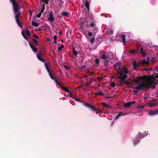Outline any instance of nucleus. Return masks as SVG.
<instances>
[{"label": "nucleus", "instance_id": "42", "mask_svg": "<svg viewBox=\"0 0 158 158\" xmlns=\"http://www.w3.org/2000/svg\"><path fill=\"white\" fill-rule=\"evenodd\" d=\"M64 66L65 69L67 70H69L70 69V67L64 65Z\"/></svg>", "mask_w": 158, "mask_h": 158}, {"label": "nucleus", "instance_id": "49", "mask_svg": "<svg viewBox=\"0 0 158 158\" xmlns=\"http://www.w3.org/2000/svg\"><path fill=\"white\" fill-rule=\"evenodd\" d=\"M88 35L89 36H91L93 35L92 32H89L88 33Z\"/></svg>", "mask_w": 158, "mask_h": 158}, {"label": "nucleus", "instance_id": "9", "mask_svg": "<svg viewBox=\"0 0 158 158\" xmlns=\"http://www.w3.org/2000/svg\"><path fill=\"white\" fill-rule=\"evenodd\" d=\"M49 17L48 18V19L50 22H52L55 19L54 15L52 12L51 11L49 13Z\"/></svg>", "mask_w": 158, "mask_h": 158}, {"label": "nucleus", "instance_id": "57", "mask_svg": "<svg viewBox=\"0 0 158 158\" xmlns=\"http://www.w3.org/2000/svg\"><path fill=\"white\" fill-rule=\"evenodd\" d=\"M149 106H151V107H152V106L154 105V104H149Z\"/></svg>", "mask_w": 158, "mask_h": 158}, {"label": "nucleus", "instance_id": "36", "mask_svg": "<svg viewBox=\"0 0 158 158\" xmlns=\"http://www.w3.org/2000/svg\"><path fill=\"white\" fill-rule=\"evenodd\" d=\"M49 0H41V1L43 2H44L46 4H48Z\"/></svg>", "mask_w": 158, "mask_h": 158}, {"label": "nucleus", "instance_id": "31", "mask_svg": "<svg viewBox=\"0 0 158 158\" xmlns=\"http://www.w3.org/2000/svg\"><path fill=\"white\" fill-rule=\"evenodd\" d=\"M102 105H104L106 107H107L109 108H110V106L107 105L105 102H102L101 103Z\"/></svg>", "mask_w": 158, "mask_h": 158}, {"label": "nucleus", "instance_id": "13", "mask_svg": "<svg viewBox=\"0 0 158 158\" xmlns=\"http://www.w3.org/2000/svg\"><path fill=\"white\" fill-rule=\"evenodd\" d=\"M148 61H146V60H143L140 61V64L142 65H143L144 64H148L149 63V60L147 57Z\"/></svg>", "mask_w": 158, "mask_h": 158}, {"label": "nucleus", "instance_id": "8", "mask_svg": "<svg viewBox=\"0 0 158 158\" xmlns=\"http://www.w3.org/2000/svg\"><path fill=\"white\" fill-rule=\"evenodd\" d=\"M129 72L127 70V69L126 68H125L124 69H123L120 72V75L119 78L120 79V77L121 76L122 77H123L124 75H127L126 74L128 73Z\"/></svg>", "mask_w": 158, "mask_h": 158}, {"label": "nucleus", "instance_id": "5", "mask_svg": "<svg viewBox=\"0 0 158 158\" xmlns=\"http://www.w3.org/2000/svg\"><path fill=\"white\" fill-rule=\"evenodd\" d=\"M145 135L143 134L141 132H139V133L134 141V143L135 145L138 143L140 139L143 138Z\"/></svg>", "mask_w": 158, "mask_h": 158}, {"label": "nucleus", "instance_id": "7", "mask_svg": "<svg viewBox=\"0 0 158 158\" xmlns=\"http://www.w3.org/2000/svg\"><path fill=\"white\" fill-rule=\"evenodd\" d=\"M85 105L87 107L91 109L92 110L96 111V113H98L99 112H103V111H100L98 109L96 108L95 107L92 105H91L89 103H87L85 104Z\"/></svg>", "mask_w": 158, "mask_h": 158}, {"label": "nucleus", "instance_id": "46", "mask_svg": "<svg viewBox=\"0 0 158 158\" xmlns=\"http://www.w3.org/2000/svg\"><path fill=\"white\" fill-rule=\"evenodd\" d=\"M56 78H55V79L54 80L55 82L56 83V84H59V82L56 80Z\"/></svg>", "mask_w": 158, "mask_h": 158}, {"label": "nucleus", "instance_id": "37", "mask_svg": "<svg viewBox=\"0 0 158 158\" xmlns=\"http://www.w3.org/2000/svg\"><path fill=\"white\" fill-rule=\"evenodd\" d=\"M141 54L143 57L145 56L146 55V53L144 51L141 52Z\"/></svg>", "mask_w": 158, "mask_h": 158}, {"label": "nucleus", "instance_id": "52", "mask_svg": "<svg viewBox=\"0 0 158 158\" xmlns=\"http://www.w3.org/2000/svg\"><path fill=\"white\" fill-rule=\"evenodd\" d=\"M102 78H103L102 77H97V79L98 80H102Z\"/></svg>", "mask_w": 158, "mask_h": 158}, {"label": "nucleus", "instance_id": "20", "mask_svg": "<svg viewBox=\"0 0 158 158\" xmlns=\"http://www.w3.org/2000/svg\"><path fill=\"white\" fill-rule=\"evenodd\" d=\"M61 15L63 16L68 17L69 16V13L66 12H61Z\"/></svg>", "mask_w": 158, "mask_h": 158}, {"label": "nucleus", "instance_id": "64", "mask_svg": "<svg viewBox=\"0 0 158 158\" xmlns=\"http://www.w3.org/2000/svg\"><path fill=\"white\" fill-rule=\"evenodd\" d=\"M47 40L48 41H51V40L49 38H47Z\"/></svg>", "mask_w": 158, "mask_h": 158}, {"label": "nucleus", "instance_id": "2", "mask_svg": "<svg viewBox=\"0 0 158 158\" xmlns=\"http://www.w3.org/2000/svg\"><path fill=\"white\" fill-rule=\"evenodd\" d=\"M12 4L14 14L18 13L19 10V6L16 0H9Z\"/></svg>", "mask_w": 158, "mask_h": 158}, {"label": "nucleus", "instance_id": "30", "mask_svg": "<svg viewBox=\"0 0 158 158\" xmlns=\"http://www.w3.org/2000/svg\"><path fill=\"white\" fill-rule=\"evenodd\" d=\"M41 12H43L44 10L45 9V4L44 3L42 6L41 7Z\"/></svg>", "mask_w": 158, "mask_h": 158}, {"label": "nucleus", "instance_id": "3", "mask_svg": "<svg viewBox=\"0 0 158 158\" xmlns=\"http://www.w3.org/2000/svg\"><path fill=\"white\" fill-rule=\"evenodd\" d=\"M127 77V75H124L123 77L121 76L120 77V79L119 80V85L122 86L124 84L126 85H130L132 84V83L129 82L128 81H125L126 78Z\"/></svg>", "mask_w": 158, "mask_h": 158}, {"label": "nucleus", "instance_id": "62", "mask_svg": "<svg viewBox=\"0 0 158 158\" xmlns=\"http://www.w3.org/2000/svg\"><path fill=\"white\" fill-rule=\"evenodd\" d=\"M20 28H23V26L22 25V23L20 22Z\"/></svg>", "mask_w": 158, "mask_h": 158}, {"label": "nucleus", "instance_id": "41", "mask_svg": "<svg viewBox=\"0 0 158 158\" xmlns=\"http://www.w3.org/2000/svg\"><path fill=\"white\" fill-rule=\"evenodd\" d=\"M99 62V60L98 59H96L95 61V63L96 64H98Z\"/></svg>", "mask_w": 158, "mask_h": 158}, {"label": "nucleus", "instance_id": "40", "mask_svg": "<svg viewBox=\"0 0 158 158\" xmlns=\"http://www.w3.org/2000/svg\"><path fill=\"white\" fill-rule=\"evenodd\" d=\"M110 85L113 88H114L115 86V85L113 82L111 83Z\"/></svg>", "mask_w": 158, "mask_h": 158}, {"label": "nucleus", "instance_id": "63", "mask_svg": "<svg viewBox=\"0 0 158 158\" xmlns=\"http://www.w3.org/2000/svg\"><path fill=\"white\" fill-rule=\"evenodd\" d=\"M21 0H20V2H21ZM22 4L20 2V9L23 8V7H22L21 6V5Z\"/></svg>", "mask_w": 158, "mask_h": 158}, {"label": "nucleus", "instance_id": "16", "mask_svg": "<svg viewBox=\"0 0 158 158\" xmlns=\"http://www.w3.org/2000/svg\"><path fill=\"white\" fill-rule=\"evenodd\" d=\"M158 114V110L155 111L151 110L148 113V115H154Z\"/></svg>", "mask_w": 158, "mask_h": 158}, {"label": "nucleus", "instance_id": "48", "mask_svg": "<svg viewBox=\"0 0 158 158\" xmlns=\"http://www.w3.org/2000/svg\"><path fill=\"white\" fill-rule=\"evenodd\" d=\"M134 90V92L135 93V95H136L138 93V90Z\"/></svg>", "mask_w": 158, "mask_h": 158}, {"label": "nucleus", "instance_id": "22", "mask_svg": "<svg viewBox=\"0 0 158 158\" xmlns=\"http://www.w3.org/2000/svg\"><path fill=\"white\" fill-rule=\"evenodd\" d=\"M91 80V81H89L88 83H85V86H87L89 85L90 84H91L93 80V77H90L89 78Z\"/></svg>", "mask_w": 158, "mask_h": 158}, {"label": "nucleus", "instance_id": "19", "mask_svg": "<svg viewBox=\"0 0 158 158\" xmlns=\"http://www.w3.org/2000/svg\"><path fill=\"white\" fill-rule=\"evenodd\" d=\"M121 38L122 40V41L123 42V44H125L126 42L125 35L124 34H122L121 36Z\"/></svg>", "mask_w": 158, "mask_h": 158}, {"label": "nucleus", "instance_id": "32", "mask_svg": "<svg viewBox=\"0 0 158 158\" xmlns=\"http://www.w3.org/2000/svg\"><path fill=\"white\" fill-rule=\"evenodd\" d=\"M64 46L63 44H62L61 46L58 48V50L59 51H61L64 48Z\"/></svg>", "mask_w": 158, "mask_h": 158}, {"label": "nucleus", "instance_id": "33", "mask_svg": "<svg viewBox=\"0 0 158 158\" xmlns=\"http://www.w3.org/2000/svg\"><path fill=\"white\" fill-rule=\"evenodd\" d=\"M53 39L54 41V43L56 44V39H57V37L56 35H54L53 36Z\"/></svg>", "mask_w": 158, "mask_h": 158}, {"label": "nucleus", "instance_id": "17", "mask_svg": "<svg viewBox=\"0 0 158 158\" xmlns=\"http://www.w3.org/2000/svg\"><path fill=\"white\" fill-rule=\"evenodd\" d=\"M140 63L139 62H137L135 61H134L133 63V67L134 69H136L137 67L139 66L140 65Z\"/></svg>", "mask_w": 158, "mask_h": 158}, {"label": "nucleus", "instance_id": "29", "mask_svg": "<svg viewBox=\"0 0 158 158\" xmlns=\"http://www.w3.org/2000/svg\"><path fill=\"white\" fill-rule=\"evenodd\" d=\"M26 33L27 36H30L31 35V33L28 29H26Z\"/></svg>", "mask_w": 158, "mask_h": 158}, {"label": "nucleus", "instance_id": "58", "mask_svg": "<svg viewBox=\"0 0 158 158\" xmlns=\"http://www.w3.org/2000/svg\"><path fill=\"white\" fill-rule=\"evenodd\" d=\"M118 63H116V64H114V67H116L117 66H118Z\"/></svg>", "mask_w": 158, "mask_h": 158}, {"label": "nucleus", "instance_id": "38", "mask_svg": "<svg viewBox=\"0 0 158 158\" xmlns=\"http://www.w3.org/2000/svg\"><path fill=\"white\" fill-rule=\"evenodd\" d=\"M43 12H41V10L40 12L37 15V17L38 18L40 17L41 14Z\"/></svg>", "mask_w": 158, "mask_h": 158}, {"label": "nucleus", "instance_id": "45", "mask_svg": "<svg viewBox=\"0 0 158 158\" xmlns=\"http://www.w3.org/2000/svg\"><path fill=\"white\" fill-rule=\"evenodd\" d=\"M113 29H111L110 30V31L109 32L108 34H113Z\"/></svg>", "mask_w": 158, "mask_h": 158}, {"label": "nucleus", "instance_id": "53", "mask_svg": "<svg viewBox=\"0 0 158 158\" xmlns=\"http://www.w3.org/2000/svg\"><path fill=\"white\" fill-rule=\"evenodd\" d=\"M74 99L76 100V101H77V102H80L81 101L80 100L78 99H77V98H74Z\"/></svg>", "mask_w": 158, "mask_h": 158}, {"label": "nucleus", "instance_id": "18", "mask_svg": "<svg viewBox=\"0 0 158 158\" xmlns=\"http://www.w3.org/2000/svg\"><path fill=\"white\" fill-rule=\"evenodd\" d=\"M62 89H64V90L68 93H69V95H71V93L70 92L69 90L66 87H62Z\"/></svg>", "mask_w": 158, "mask_h": 158}, {"label": "nucleus", "instance_id": "39", "mask_svg": "<svg viewBox=\"0 0 158 158\" xmlns=\"http://www.w3.org/2000/svg\"><path fill=\"white\" fill-rule=\"evenodd\" d=\"M94 72H90L89 71L87 73L88 75V76L90 75H91L93 74H94Z\"/></svg>", "mask_w": 158, "mask_h": 158}, {"label": "nucleus", "instance_id": "34", "mask_svg": "<svg viewBox=\"0 0 158 158\" xmlns=\"http://www.w3.org/2000/svg\"><path fill=\"white\" fill-rule=\"evenodd\" d=\"M33 41L34 43L35 44L37 45L38 44V41L37 40H36L35 39H33Z\"/></svg>", "mask_w": 158, "mask_h": 158}, {"label": "nucleus", "instance_id": "26", "mask_svg": "<svg viewBox=\"0 0 158 158\" xmlns=\"http://www.w3.org/2000/svg\"><path fill=\"white\" fill-rule=\"evenodd\" d=\"M49 74L51 78L53 80L55 79V77L53 75V74L52 73V72L51 73H49Z\"/></svg>", "mask_w": 158, "mask_h": 158}, {"label": "nucleus", "instance_id": "25", "mask_svg": "<svg viewBox=\"0 0 158 158\" xmlns=\"http://www.w3.org/2000/svg\"><path fill=\"white\" fill-rule=\"evenodd\" d=\"M73 55L75 56H77L78 54L77 51L75 50V48H74L73 49Z\"/></svg>", "mask_w": 158, "mask_h": 158}, {"label": "nucleus", "instance_id": "50", "mask_svg": "<svg viewBox=\"0 0 158 158\" xmlns=\"http://www.w3.org/2000/svg\"><path fill=\"white\" fill-rule=\"evenodd\" d=\"M33 36L34 37L37 39H38L39 38V36L35 35H33Z\"/></svg>", "mask_w": 158, "mask_h": 158}, {"label": "nucleus", "instance_id": "6", "mask_svg": "<svg viewBox=\"0 0 158 158\" xmlns=\"http://www.w3.org/2000/svg\"><path fill=\"white\" fill-rule=\"evenodd\" d=\"M90 25L91 27H92V28H91V30H92L91 31L95 34L97 32L98 29V28L96 27H94L95 25V22L94 21H93L92 22L90 23L89 25Z\"/></svg>", "mask_w": 158, "mask_h": 158}, {"label": "nucleus", "instance_id": "35", "mask_svg": "<svg viewBox=\"0 0 158 158\" xmlns=\"http://www.w3.org/2000/svg\"><path fill=\"white\" fill-rule=\"evenodd\" d=\"M95 39V37H93L91 38L90 40V41L91 44H92L94 42V40Z\"/></svg>", "mask_w": 158, "mask_h": 158}, {"label": "nucleus", "instance_id": "11", "mask_svg": "<svg viewBox=\"0 0 158 158\" xmlns=\"http://www.w3.org/2000/svg\"><path fill=\"white\" fill-rule=\"evenodd\" d=\"M90 0H82L83 2L85 5V7L87 8L88 11H89V5Z\"/></svg>", "mask_w": 158, "mask_h": 158}, {"label": "nucleus", "instance_id": "51", "mask_svg": "<svg viewBox=\"0 0 158 158\" xmlns=\"http://www.w3.org/2000/svg\"><path fill=\"white\" fill-rule=\"evenodd\" d=\"M143 48L142 47H141L140 48V53L143 52Z\"/></svg>", "mask_w": 158, "mask_h": 158}, {"label": "nucleus", "instance_id": "44", "mask_svg": "<svg viewBox=\"0 0 158 158\" xmlns=\"http://www.w3.org/2000/svg\"><path fill=\"white\" fill-rule=\"evenodd\" d=\"M152 68H146L145 69V70L146 71H148L151 70H152Z\"/></svg>", "mask_w": 158, "mask_h": 158}, {"label": "nucleus", "instance_id": "54", "mask_svg": "<svg viewBox=\"0 0 158 158\" xmlns=\"http://www.w3.org/2000/svg\"><path fill=\"white\" fill-rule=\"evenodd\" d=\"M40 61L42 62H45V60L43 59H41Z\"/></svg>", "mask_w": 158, "mask_h": 158}, {"label": "nucleus", "instance_id": "60", "mask_svg": "<svg viewBox=\"0 0 158 158\" xmlns=\"http://www.w3.org/2000/svg\"><path fill=\"white\" fill-rule=\"evenodd\" d=\"M88 76V75H86L85 76H84L83 77V78H86Z\"/></svg>", "mask_w": 158, "mask_h": 158}, {"label": "nucleus", "instance_id": "59", "mask_svg": "<svg viewBox=\"0 0 158 158\" xmlns=\"http://www.w3.org/2000/svg\"><path fill=\"white\" fill-rule=\"evenodd\" d=\"M98 92H95V95L96 96H98V95H99V94H98Z\"/></svg>", "mask_w": 158, "mask_h": 158}, {"label": "nucleus", "instance_id": "47", "mask_svg": "<svg viewBox=\"0 0 158 158\" xmlns=\"http://www.w3.org/2000/svg\"><path fill=\"white\" fill-rule=\"evenodd\" d=\"M37 58L40 60H41V59H42V58L41 57V56L39 55L38 54L37 55Z\"/></svg>", "mask_w": 158, "mask_h": 158}, {"label": "nucleus", "instance_id": "56", "mask_svg": "<svg viewBox=\"0 0 158 158\" xmlns=\"http://www.w3.org/2000/svg\"><path fill=\"white\" fill-rule=\"evenodd\" d=\"M29 14L30 15H31V14L32 13V11L31 10H29Z\"/></svg>", "mask_w": 158, "mask_h": 158}, {"label": "nucleus", "instance_id": "21", "mask_svg": "<svg viewBox=\"0 0 158 158\" xmlns=\"http://www.w3.org/2000/svg\"><path fill=\"white\" fill-rule=\"evenodd\" d=\"M129 52L131 54H135L137 53V50H129Z\"/></svg>", "mask_w": 158, "mask_h": 158}, {"label": "nucleus", "instance_id": "55", "mask_svg": "<svg viewBox=\"0 0 158 158\" xmlns=\"http://www.w3.org/2000/svg\"><path fill=\"white\" fill-rule=\"evenodd\" d=\"M41 29H40V28H39L38 29V28H37L36 30H35V31H41Z\"/></svg>", "mask_w": 158, "mask_h": 158}, {"label": "nucleus", "instance_id": "43", "mask_svg": "<svg viewBox=\"0 0 158 158\" xmlns=\"http://www.w3.org/2000/svg\"><path fill=\"white\" fill-rule=\"evenodd\" d=\"M99 95L104 96L105 94V93H103V92H101L98 93Z\"/></svg>", "mask_w": 158, "mask_h": 158}, {"label": "nucleus", "instance_id": "14", "mask_svg": "<svg viewBox=\"0 0 158 158\" xmlns=\"http://www.w3.org/2000/svg\"><path fill=\"white\" fill-rule=\"evenodd\" d=\"M20 16V12L18 13L15 15V19L17 24L20 27V20H19V18Z\"/></svg>", "mask_w": 158, "mask_h": 158}, {"label": "nucleus", "instance_id": "23", "mask_svg": "<svg viewBox=\"0 0 158 158\" xmlns=\"http://www.w3.org/2000/svg\"><path fill=\"white\" fill-rule=\"evenodd\" d=\"M32 25L35 27H38L39 26V23H38L34 21H32Z\"/></svg>", "mask_w": 158, "mask_h": 158}, {"label": "nucleus", "instance_id": "24", "mask_svg": "<svg viewBox=\"0 0 158 158\" xmlns=\"http://www.w3.org/2000/svg\"><path fill=\"white\" fill-rule=\"evenodd\" d=\"M45 66L48 73H51V72L50 71V70L48 67V65L45 62Z\"/></svg>", "mask_w": 158, "mask_h": 158}, {"label": "nucleus", "instance_id": "10", "mask_svg": "<svg viewBox=\"0 0 158 158\" xmlns=\"http://www.w3.org/2000/svg\"><path fill=\"white\" fill-rule=\"evenodd\" d=\"M135 103L136 102L135 101L128 102L124 105V107L129 108L131 105L135 104Z\"/></svg>", "mask_w": 158, "mask_h": 158}, {"label": "nucleus", "instance_id": "12", "mask_svg": "<svg viewBox=\"0 0 158 158\" xmlns=\"http://www.w3.org/2000/svg\"><path fill=\"white\" fill-rule=\"evenodd\" d=\"M101 59L104 60L105 63L109 62L110 61V58L107 56H106L105 54L102 55Z\"/></svg>", "mask_w": 158, "mask_h": 158}, {"label": "nucleus", "instance_id": "28", "mask_svg": "<svg viewBox=\"0 0 158 158\" xmlns=\"http://www.w3.org/2000/svg\"><path fill=\"white\" fill-rule=\"evenodd\" d=\"M131 81L132 82H133V83H138L139 82V80L137 79H136V78H134Z\"/></svg>", "mask_w": 158, "mask_h": 158}, {"label": "nucleus", "instance_id": "1", "mask_svg": "<svg viewBox=\"0 0 158 158\" xmlns=\"http://www.w3.org/2000/svg\"><path fill=\"white\" fill-rule=\"evenodd\" d=\"M140 79L145 81L139 84L137 86H130V87L135 88L138 90H147L151 88H155V86L153 85H156L158 83V80L156 81L155 78L152 76H143Z\"/></svg>", "mask_w": 158, "mask_h": 158}, {"label": "nucleus", "instance_id": "27", "mask_svg": "<svg viewBox=\"0 0 158 158\" xmlns=\"http://www.w3.org/2000/svg\"><path fill=\"white\" fill-rule=\"evenodd\" d=\"M122 114V112H120L115 118L114 119L116 120Z\"/></svg>", "mask_w": 158, "mask_h": 158}, {"label": "nucleus", "instance_id": "61", "mask_svg": "<svg viewBox=\"0 0 158 158\" xmlns=\"http://www.w3.org/2000/svg\"><path fill=\"white\" fill-rule=\"evenodd\" d=\"M58 85H59L60 87H61V88H62V87H64V86H62L61 85V84L60 83H59V84H58Z\"/></svg>", "mask_w": 158, "mask_h": 158}, {"label": "nucleus", "instance_id": "4", "mask_svg": "<svg viewBox=\"0 0 158 158\" xmlns=\"http://www.w3.org/2000/svg\"><path fill=\"white\" fill-rule=\"evenodd\" d=\"M21 33L24 38L28 42L32 50L35 52H37V49L31 44L29 40L25 35L24 31H22Z\"/></svg>", "mask_w": 158, "mask_h": 158}, {"label": "nucleus", "instance_id": "15", "mask_svg": "<svg viewBox=\"0 0 158 158\" xmlns=\"http://www.w3.org/2000/svg\"><path fill=\"white\" fill-rule=\"evenodd\" d=\"M81 28H83L84 27H89V24H88L87 22H81Z\"/></svg>", "mask_w": 158, "mask_h": 158}]
</instances>
